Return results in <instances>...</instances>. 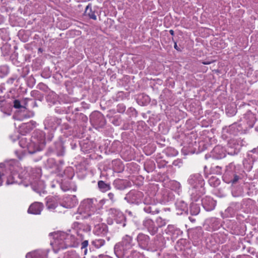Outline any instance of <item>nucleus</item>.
I'll return each instance as SVG.
<instances>
[{"label": "nucleus", "mask_w": 258, "mask_h": 258, "mask_svg": "<svg viewBox=\"0 0 258 258\" xmlns=\"http://www.w3.org/2000/svg\"><path fill=\"white\" fill-rule=\"evenodd\" d=\"M188 182L192 187L191 198L193 201L198 202L205 193L204 180L200 174L196 173L189 177Z\"/></svg>", "instance_id": "f257e3e1"}, {"label": "nucleus", "mask_w": 258, "mask_h": 258, "mask_svg": "<svg viewBox=\"0 0 258 258\" xmlns=\"http://www.w3.org/2000/svg\"><path fill=\"white\" fill-rule=\"evenodd\" d=\"M32 138L36 141H32L31 143H29L26 147L28 152L31 154L41 150L40 146H43L45 143V134L42 132L36 133Z\"/></svg>", "instance_id": "f03ea898"}, {"label": "nucleus", "mask_w": 258, "mask_h": 258, "mask_svg": "<svg viewBox=\"0 0 258 258\" xmlns=\"http://www.w3.org/2000/svg\"><path fill=\"white\" fill-rule=\"evenodd\" d=\"M96 202L95 199H88L84 200L80 205L78 210V216H77V219H82L84 215H87L96 209L94 201Z\"/></svg>", "instance_id": "7ed1b4c3"}, {"label": "nucleus", "mask_w": 258, "mask_h": 258, "mask_svg": "<svg viewBox=\"0 0 258 258\" xmlns=\"http://www.w3.org/2000/svg\"><path fill=\"white\" fill-rule=\"evenodd\" d=\"M235 166L232 163H230L226 166L225 172L222 176L223 181L227 183L235 184L239 179V175L235 172Z\"/></svg>", "instance_id": "20e7f679"}, {"label": "nucleus", "mask_w": 258, "mask_h": 258, "mask_svg": "<svg viewBox=\"0 0 258 258\" xmlns=\"http://www.w3.org/2000/svg\"><path fill=\"white\" fill-rule=\"evenodd\" d=\"M109 214L114 221L122 227L126 225V217L123 213L118 209L110 208L108 210Z\"/></svg>", "instance_id": "39448f33"}, {"label": "nucleus", "mask_w": 258, "mask_h": 258, "mask_svg": "<svg viewBox=\"0 0 258 258\" xmlns=\"http://www.w3.org/2000/svg\"><path fill=\"white\" fill-rule=\"evenodd\" d=\"M61 123V118L55 116H48L44 121V128L53 132Z\"/></svg>", "instance_id": "423d86ee"}, {"label": "nucleus", "mask_w": 258, "mask_h": 258, "mask_svg": "<svg viewBox=\"0 0 258 258\" xmlns=\"http://www.w3.org/2000/svg\"><path fill=\"white\" fill-rule=\"evenodd\" d=\"M143 197L142 191L132 190L126 195L124 199L128 203L138 205L141 203Z\"/></svg>", "instance_id": "0eeeda50"}, {"label": "nucleus", "mask_w": 258, "mask_h": 258, "mask_svg": "<svg viewBox=\"0 0 258 258\" xmlns=\"http://www.w3.org/2000/svg\"><path fill=\"white\" fill-rule=\"evenodd\" d=\"M90 121L96 127H103L106 124L104 115L99 112H95L90 115Z\"/></svg>", "instance_id": "6e6552de"}, {"label": "nucleus", "mask_w": 258, "mask_h": 258, "mask_svg": "<svg viewBox=\"0 0 258 258\" xmlns=\"http://www.w3.org/2000/svg\"><path fill=\"white\" fill-rule=\"evenodd\" d=\"M165 240L161 234H158L150 242V249L155 250L162 249L165 246Z\"/></svg>", "instance_id": "1a4fd4ad"}, {"label": "nucleus", "mask_w": 258, "mask_h": 258, "mask_svg": "<svg viewBox=\"0 0 258 258\" xmlns=\"http://www.w3.org/2000/svg\"><path fill=\"white\" fill-rule=\"evenodd\" d=\"M50 235L53 237V241L51 243L57 246L59 248L64 249L63 243L66 233L64 232H57L50 233Z\"/></svg>", "instance_id": "9d476101"}, {"label": "nucleus", "mask_w": 258, "mask_h": 258, "mask_svg": "<svg viewBox=\"0 0 258 258\" xmlns=\"http://www.w3.org/2000/svg\"><path fill=\"white\" fill-rule=\"evenodd\" d=\"M26 176L22 175L17 172H12L11 174L7 177L6 184L7 185L14 183L21 184L23 180L26 179Z\"/></svg>", "instance_id": "9b49d317"}, {"label": "nucleus", "mask_w": 258, "mask_h": 258, "mask_svg": "<svg viewBox=\"0 0 258 258\" xmlns=\"http://www.w3.org/2000/svg\"><path fill=\"white\" fill-rule=\"evenodd\" d=\"M137 240L139 246L142 249H150V238L148 235L140 233L137 236Z\"/></svg>", "instance_id": "f8f14e48"}, {"label": "nucleus", "mask_w": 258, "mask_h": 258, "mask_svg": "<svg viewBox=\"0 0 258 258\" xmlns=\"http://www.w3.org/2000/svg\"><path fill=\"white\" fill-rule=\"evenodd\" d=\"M240 145L234 140H230L227 144L226 153L231 156L237 155L240 151Z\"/></svg>", "instance_id": "ddd939ff"}, {"label": "nucleus", "mask_w": 258, "mask_h": 258, "mask_svg": "<svg viewBox=\"0 0 258 258\" xmlns=\"http://www.w3.org/2000/svg\"><path fill=\"white\" fill-rule=\"evenodd\" d=\"M143 225L152 235H155L158 231V227H156L154 222L151 219H145L143 221Z\"/></svg>", "instance_id": "4468645a"}, {"label": "nucleus", "mask_w": 258, "mask_h": 258, "mask_svg": "<svg viewBox=\"0 0 258 258\" xmlns=\"http://www.w3.org/2000/svg\"><path fill=\"white\" fill-rule=\"evenodd\" d=\"M82 219H89L92 222V224L94 225L102 221L101 214L97 209L89 213V214H87V215H84V217H82Z\"/></svg>", "instance_id": "2eb2a0df"}, {"label": "nucleus", "mask_w": 258, "mask_h": 258, "mask_svg": "<svg viewBox=\"0 0 258 258\" xmlns=\"http://www.w3.org/2000/svg\"><path fill=\"white\" fill-rule=\"evenodd\" d=\"M78 203L77 197L74 195H69L64 198L60 205L66 208L74 207Z\"/></svg>", "instance_id": "dca6fc26"}, {"label": "nucleus", "mask_w": 258, "mask_h": 258, "mask_svg": "<svg viewBox=\"0 0 258 258\" xmlns=\"http://www.w3.org/2000/svg\"><path fill=\"white\" fill-rule=\"evenodd\" d=\"M43 204L40 202H35L31 204L28 209L29 214L39 215L43 209Z\"/></svg>", "instance_id": "f3484780"}, {"label": "nucleus", "mask_w": 258, "mask_h": 258, "mask_svg": "<svg viewBox=\"0 0 258 258\" xmlns=\"http://www.w3.org/2000/svg\"><path fill=\"white\" fill-rule=\"evenodd\" d=\"M203 208L207 211H212L216 206V202L209 197H206L201 200Z\"/></svg>", "instance_id": "a211bd4d"}, {"label": "nucleus", "mask_w": 258, "mask_h": 258, "mask_svg": "<svg viewBox=\"0 0 258 258\" xmlns=\"http://www.w3.org/2000/svg\"><path fill=\"white\" fill-rule=\"evenodd\" d=\"M213 155L215 158L217 159H221L226 156V149L221 145H217L213 149Z\"/></svg>", "instance_id": "6ab92c4d"}, {"label": "nucleus", "mask_w": 258, "mask_h": 258, "mask_svg": "<svg viewBox=\"0 0 258 258\" xmlns=\"http://www.w3.org/2000/svg\"><path fill=\"white\" fill-rule=\"evenodd\" d=\"M128 250L119 242L116 243L114 247V253L118 258H124Z\"/></svg>", "instance_id": "aec40b11"}, {"label": "nucleus", "mask_w": 258, "mask_h": 258, "mask_svg": "<svg viewBox=\"0 0 258 258\" xmlns=\"http://www.w3.org/2000/svg\"><path fill=\"white\" fill-rule=\"evenodd\" d=\"M58 156H63L65 153V147L64 143L61 141H58L55 143L54 148L52 149Z\"/></svg>", "instance_id": "412c9836"}, {"label": "nucleus", "mask_w": 258, "mask_h": 258, "mask_svg": "<svg viewBox=\"0 0 258 258\" xmlns=\"http://www.w3.org/2000/svg\"><path fill=\"white\" fill-rule=\"evenodd\" d=\"M64 240V248H67L69 247H73L75 246L76 238L74 235L66 233Z\"/></svg>", "instance_id": "4be33fe9"}, {"label": "nucleus", "mask_w": 258, "mask_h": 258, "mask_svg": "<svg viewBox=\"0 0 258 258\" xmlns=\"http://www.w3.org/2000/svg\"><path fill=\"white\" fill-rule=\"evenodd\" d=\"M12 104L5 99L0 104V111L5 114L10 115L12 111Z\"/></svg>", "instance_id": "5701e85b"}, {"label": "nucleus", "mask_w": 258, "mask_h": 258, "mask_svg": "<svg viewBox=\"0 0 258 258\" xmlns=\"http://www.w3.org/2000/svg\"><path fill=\"white\" fill-rule=\"evenodd\" d=\"M144 204L145 206L144 207L143 209L146 213L151 215H155L159 213V211L157 208L156 205L148 204L146 200L144 201Z\"/></svg>", "instance_id": "b1692460"}, {"label": "nucleus", "mask_w": 258, "mask_h": 258, "mask_svg": "<svg viewBox=\"0 0 258 258\" xmlns=\"http://www.w3.org/2000/svg\"><path fill=\"white\" fill-rule=\"evenodd\" d=\"M165 231L166 234L173 237H177L181 233V231L173 225H169Z\"/></svg>", "instance_id": "393cba45"}, {"label": "nucleus", "mask_w": 258, "mask_h": 258, "mask_svg": "<svg viewBox=\"0 0 258 258\" xmlns=\"http://www.w3.org/2000/svg\"><path fill=\"white\" fill-rule=\"evenodd\" d=\"M113 170L116 172H121L123 170L124 166L119 159H114L112 161Z\"/></svg>", "instance_id": "a878e982"}, {"label": "nucleus", "mask_w": 258, "mask_h": 258, "mask_svg": "<svg viewBox=\"0 0 258 258\" xmlns=\"http://www.w3.org/2000/svg\"><path fill=\"white\" fill-rule=\"evenodd\" d=\"M133 238L131 236L127 235L123 237L122 241L119 242L125 247V249H130L132 247V242Z\"/></svg>", "instance_id": "bb28decb"}, {"label": "nucleus", "mask_w": 258, "mask_h": 258, "mask_svg": "<svg viewBox=\"0 0 258 258\" xmlns=\"http://www.w3.org/2000/svg\"><path fill=\"white\" fill-rule=\"evenodd\" d=\"M244 118L246 120L247 124L249 127H252L255 121V117L253 113L250 111H248L245 114Z\"/></svg>", "instance_id": "cd10ccee"}, {"label": "nucleus", "mask_w": 258, "mask_h": 258, "mask_svg": "<svg viewBox=\"0 0 258 258\" xmlns=\"http://www.w3.org/2000/svg\"><path fill=\"white\" fill-rule=\"evenodd\" d=\"M46 206L49 210L53 211L58 206V203L53 198H47Z\"/></svg>", "instance_id": "c85d7f7f"}, {"label": "nucleus", "mask_w": 258, "mask_h": 258, "mask_svg": "<svg viewBox=\"0 0 258 258\" xmlns=\"http://www.w3.org/2000/svg\"><path fill=\"white\" fill-rule=\"evenodd\" d=\"M36 122L34 121H30V122L23 123L21 127L22 130H25L26 133L30 132L36 126Z\"/></svg>", "instance_id": "c756f323"}, {"label": "nucleus", "mask_w": 258, "mask_h": 258, "mask_svg": "<svg viewBox=\"0 0 258 258\" xmlns=\"http://www.w3.org/2000/svg\"><path fill=\"white\" fill-rule=\"evenodd\" d=\"M84 14L85 16L89 17L90 19L94 20H96L97 19V17L95 14V12L92 11L91 4H89L87 6Z\"/></svg>", "instance_id": "7c9ffc66"}, {"label": "nucleus", "mask_w": 258, "mask_h": 258, "mask_svg": "<svg viewBox=\"0 0 258 258\" xmlns=\"http://www.w3.org/2000/svg\"><path fill=\"white\" fill-rule=\"evenodd\" d=\"M98 187L99 190L102 192H106L111 189L110 183H106L103 180L98 181Z\"/></svg>", "instance_id": "2f4dec72"}, {"label": "nucleus", "mask_w": 258, "mask_h": 258, "mask_svg": "<svg viewBox=\"0 0 258 258\" xmlns=\"http://www.w3.org/2000/svg\"><path fill=\"white\" fill-rule=\"evenodd\" d=\"M26 258H45L44 254L40 251L30 252L26 254Z\"/></svg>", "instance_id": "473e14b6"}, {"label": "nucleus", "mask_w": 258, "mask_h": 258, "mask_svg": "<svg viewBox=\"0 0 258 258\" xmlns=\"http://www.w3.org/2000/svg\"><path fill=\"white\" fill-rule=\"evenodd\" d=\"M176 207L177 210L181 212V214L182 212H186L188 210L187 204L182 200L176 202Z\"/></svg>", "instance_id": "72a5a7b5"}, {"label": "nucleus", "mask_w": 258, "mask_h": 258, "mask_svg": "<svg viewBox=\"0 0 258 258\" xmlns=\"http://www.w3.org/2000/svg\"><path fill=\"white\" fill-rule=\"evenodd\" d=\"M200 212V207L199 204L192 203L190 206V213L191 215L196 216Z\"/></svg>", "instance_id": "f704fd0d"}, {"label": "nucleus", "mask_w": 258, "mask_h": 258, "mask_svg": "<svg viewBox=\"0 0 258 258\" xmlns=\"http://www.w3.org/2000/svg\"><path fill=\"white\" fill-rule=\"evenodd\" d=\"M235 212L234 208L230 206L225 210L224 214L227 217H232L235 215Z\"/></svg>", "instance_id": "c9c22d12"}, {"label": "nucleus", "mask_w": 258, "mask_h": 258, "mask_svg": "<svg viewBox=\"0 0 258 258\" xmlns=\"http://www.w3.org/2000/svg\"><path fill=\"white\" fill-rule=\"evenodd\" d=\"M91 243L96 248H99L104 245L105 240L102 239H96L93 240Z\"/></svg>", "instance_id": "e433bc0d"}, {"label": "nucleus", "mask_w": 258, "mask_h": 258, "mask_svg": "<svg viewBox=\"0 0 258 258\" xmlns=\"http://www.w3.org/2000/svg\"><path fill=\"white\" fill-rule=\"evenodd\" d=\"M211 172L213 174H222V167L213 165L211 167Z\"/></svg>", "instance_id": "4c0bfd02"}, {"label": "nucleus", "mask_w": 258, "mask_h": 258, "mask_svg": "<svg viewBox=\"0 0 258 258\" xmlns=\"http://www.w3.org/2000/svg\"><path fill=\"white\" fill-rule=\"evenodd\" d=\"M38 184L40 185V186H37L36 185L34 184L32 185V187L34 191L41 195L42 193L44 194L45 191L43 189L42 182L39 181Z\"/></svg>", "instance_id": "58836bf2"}, {"label": "nucleus", "mask_w": 258, "mask_h": 258, "mask_svg": "<svg viewBox=\"0 0 258 258\" xmlns=\"http://www.w3.org/2000/svg\"><path fill=\"white\" fill-rule=\"evenodd\" d=\"M226 113L229 116H232L235 114L236 110L235 108L231 106V105H227L225 109Z\"/></svg>", "instance_id": "ea45409f"}, {"label": "nucleus", "mask_w": 258, "mask_h": 258, "mask_svg": "<svg viewBox=\"0 0 258 258\" xmlns=\"http://www.w3.org/2000/svg\"><path fill=\"white\" fill-rule=\"evenodd\" d=\"M113 184L116 189H123L124 188L123 181L120 179L115 180Z\"/></svg>", "instance_id": "a19ab883"}, {"label": "nucleus", "mask_w": 258, "mask_h": 258, "mask_svg": "<svg viewBox=\"0 0 258 258\" xmlns=\"http://www.w3.org/2000/svg\"><path fill=\"white\" fill-rule=\"evenodd\" d=\"M31 95L32 96L35 97L36 99L42 101L43 99V95L39 91L33 90L31 91Z\"/></svg>", "instance_id": "79ce46f5"}, {"label": "nucleus", "mask_w": 258, "mask_h": 258, "mask_svg": "<svg viewBox=\"0 0 258 258\" xmlns=\"http://www.w3.org/2000/svg\"><path fill=\"white\" fill-rule=\"evenodd\" d=\"M209 182L210 184L213 187H216L220 183V180L218 178L214 176H212L210 178Z\"/></svg>", "instance_id": "37998d69"}, {"label": "nucleus", "mask_w": 258, "mask_h": 258, "mask_svg": "<svg viewBox=\"0 0 258 258\" xmlns=\"http://www.w3.org/2000/svg\"><path fill=\"white\" fill-rule=\"evenodd\" d=\"M13 106L17 109H23L24 110L26 109V107L22 104L21 102L18 99H15L13 101Z\"/></svg>", "instance_id": "c03bdc74"}, {"label": "nucleus", "mask_w": 258, "mask_h": 258, "mask_svg": "<svg viewBox=\"0 0 258 258\" xmlns=\"http://www.w3.org/2000/svg\"><path fill=\"white\" fill-rule=\"evenodd\" d=\"M156 222L157 225L156 227H158V228L165 226L166 224V220L162 219L160 217H159L156 219Z\"/></svg>", "instance_id": "a18cd8bd"}, {"label": "nucleus", "mask_w": 258, "mask_h": 258, "mask_svg": "<svg viewBox=\"0 0 258 258\" xmlns=\"http://www.w3.org/2000/svg\"><path fill=\"white\" fill-rule=\"evenodd\" d=\"M29 143L30 142L26 138H22L19 141L20 146L23 148H26Z\"/></svg>", "instance_id": "49530a36"}, {"label": "nucleus", "mask_w": 258, "mask_h": 258, "mask_svg": "<svg viewBox=\"0 0 258 258\" xmlns=\"http://www.w3.org/2000/svg\"><path fill=\"white\" fill-rule=\"evenodd\" d=\"M56 97V94L53 91H49L48 95L46 96V100L48 101H52V99H55Z\"/></svg>", "instance_id": "de8ad7c7"}, {"label": "nucleus", "mask_w": 258, "mask_h": 258, "mask_svg": "<svg viewBox=\"0 0 258 258\" xmlns=\"http://www.w3.org/2000/svg\"><path fill=\"white\" fill-rule=\"evenodd\" d=\"M66 258H80L79 255L74 251H68Z\"/></svg>", "instance_id": "09e8293b"}, {"label": "nucleus", "mask_w": 258, "mask_h": 258, "mask_svg": "<svg viewBox=\"0 0 258 258\" xmlns=\"http://www.w3.org/2000/svg\"><path fill=\"white\" fill-rule=\"evenodd\" d=\"M117 112L120 113H123L124 112L126 107L123 104H119L117 105Z\"/></svg>", "instance_id": "8fccbe9b"}, {"label": "nucleus", "mask_w": 258, "mask_h": 258, "mask_svg": "<svg viewBox=\"0 0 258 258\" xmlns=\"http://www.w3.org/2000/svg\"><path fill=\"white\" fill-rule=\"evenodd\" d=\"M107 196L109 199L111 201L112 203H114L116 202V199L115 197V195L113 192H109L107 195Z\"/></svg>", "instance_id": "3c124183"}, {"label": "nucleus", "mask_w": 258, "mask_h": 258, "mask_svg": "<svg viewBox=\"0 0 258 258\" xmlns=\"http://www.w3.org/2000/svg\"><path fill=\"white\" fill-rule=\"evenodd\" d=\"M123 94L124 93L123 92H118L117 93L115 98H113V100L115 101H117L119 100V99H122L123 98Z\"/></svg>", "instance_id": "603ef678"}, {"label": "nucleus", "mask_w": 258, "mask_h": 258, "mask_svg": "<svg viewBox=\"0 0 258 258\" xmlns=\"http://www.w3.org/2000/svg\"><path fill=\"white\" fill-rule=\"evenodd\" d=\"M88 245V240H84L81 243V249H85L84 250V253L86 254L87 252V249H86V247Z\"/></svg>", "instance_id": "864d4df0"}, {"label": "nucleus", "mask_w": 258, "mask_h": 258, "mask_svg": "<svg viewBox=\"0 0 258 258\" xmlns=\"http://www.w3.org/2000/svg\"><path fill=\"white\" fill-rule=\"evenodd\" d=\"M47 163H48V164L49 165V167L50 168H53L56 165L55 161L54 160V159H53V158H49V159H48L47 160Z\"/></svg>", "instance_id": "5fc2aeb1"}, {"label": "nucleus", "mask_w": 258, "mask_h": 258, "mask_svg": "<svg viewBox=\"0 0 258 258\" xmlns=\"http://www.w3.org/2000/svg\"><path fill=\"white\" fill-rule=\"evenodd\" d=\"M112 123L114 125L118 126L120 124V120L118 117H114L111 121Z\"/></svg>", "instance_id": "6e6d98bb"}, {"label": "nucleus", "mask_w": 258, "mask_h": 258, "mask_svg": "<svg viewBox=\"0 0 258 258\" xmlns=\"http://www.w3.org/2000/svg\"><path fill=\"white\" fill-rule=\"evenodd\" d=\"M79 118L84 122H87L88 121L87 116L83 113H80L79 114Z\"/></svg>", "instance_id": "4d7b16f0"}, {"label": "nucleus", "mask_w": 258, "mask_h": 258, "mask_svg": "<svg viewBox=\"0 0 258 258\" xmlns=\"http://www.w3.org/2000/svg\"><path fill=\"white\" fill-rule=\"evenodd\" d=\"M182 164V161L180 159H177L176 160H174L173 163L172 165L175 166H180L181 164Z\"/></svg>", "instance_id": "13d9d810"}, {"label": "nucleus", "mask_w": 258, "mask_h": 258, "mask_svg": "<svg viewBox=\"0 0 258 258\" xmlns=\"http://www.w3.org/2000/svg\"><path fill=\"white\" fill-rule=\"evenodd\" d=\"M39 89L44 91H46L48 89L47 87L43 84H40L38 85Z\"/></svg>", "instance_id": "bf43d9fd"}, {"label": "nucleus", "mask_w": 258, "mask_h": 258, "mask_svg": "<svg viewBox=\"0 0 258 258\" xmlns=\"http://www.w3.org/2000/svg\"><path fill=\"white\" fill-rule=\"evenodd\" d=\"M172 40L174 42V48L178 51H181V49L177 46L176 42L174 40V38L173 37L172 38Z\"/></svg>", "instance_id": "052dcab7"}, {"label": "nucleus", "mask_w": 258, "mask_h": 258, "mask_svg": "<svg viewBox=\"0 0 258 258\" xmlns=\"http://www.w3.org/2000/svg\"><path fill=\"white\" fill-rule=\"evenodd\" d=\"M127 111V112L130 111L132 113V114H134V113L137 114V111H136V109L132 107L129 108Z\"/></svg>", "instance_id": "680f3d73"}, {"label": "nucleus", "mask_w": 258, "mask_h": 258, "mask_svg": "<svg viewBox=\"0 0 258 258\" xmlns=\"http://www.w3.org/2000/svg\"><path fill=\"white\" fill-rule=\"evenodd\" d=\"M98 258H110V257L106 255L100 254L98 255Z\"/></svg>", "instance_id": "e2e57ef3"}, {"label": "nucleus", "mask_w": 258, "mask_h": 258, "mask_svg": "<svg viewBox=\"0 0 258 258\" xmlns=\"http://www.w3.org/2000/svg\"><path fill=\"white\" fill-rule=\"evenodd\" d=\"M39 177H40L39 173V172H37V173H36V174L35 175H33L32 178H33V179H34V178H35L36 179H38Z\"/></svg>", "instance_id": "0e129e2a"}, {"label": "nucleus", "mask_w": 258, "mask_h": 258, "mask_svg": "<svg viewBox=\"0 0 258 258\" xmlns=\"http://www.w3.org/2000/svg\"><path fill=\"white\" fill-rule=\"evenodd\" d=\"M101 228H102V231L104 232V233H105L107 231V228L106 225L102 226Z\"/></svg>", "instance_id": "69168bd1"}, {"label": "nucleus", "mask_w": 258, "mask_h": 258, "mask_svg": "<svg viewBox=\"0 0 258 258\" xmlns=\"http://www.w3.org/2000/svg\"><path fill=\"white\" fill-rule=\"evenodd\" d=\"M14 81V79L12 78H11L10 79H9L7 81V83H11V84H12L13 83Z\"/></svg>", "instance_id": "338daca9"}, {"label": "nucleus", "mask_w": 258, "mask_h": 258, "mask_svg": "<svg viewBox=\"0 0 258 258\" xmlns=\"http://www.w3.org/2000/svg\"><path fill=\"white\" fill-rule=\"evenodd\" d=\"M53 137V134L52 133H51L50 134V135H49V137H48V140H49V141H51L52 138Z\"/></svg>", "instance_id": "774afa93"}]
</instances>
